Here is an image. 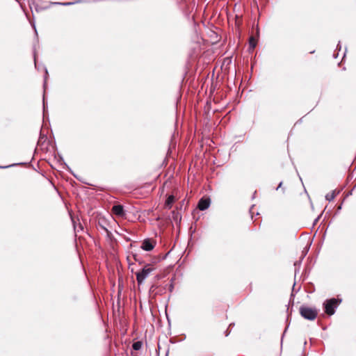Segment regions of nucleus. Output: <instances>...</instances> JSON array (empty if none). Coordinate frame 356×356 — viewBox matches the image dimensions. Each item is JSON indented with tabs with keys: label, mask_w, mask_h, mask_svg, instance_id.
<instances>
[{
	"label": "nucleus",
	"mask_w": 356,
	"mask_h": 356,
	"mask_svg": "<svg viewBox=\"0 0 356 356\" xmlns=\"http://www.w3.org/2000/svg\"><path fill=\"white\" fill-rule=\"evenodd\" d=\"M112 212L119 217H123L125 216L124 207L121 204L114 205L112 208Z\"/></svg>",
	"instance_id": "0eeeda50"
},
{
	"label": "nucleus",
	"mask_w": 356,
	"mask_h": 356,
	"mask_svg": "<svg viewBox=\"0 0 356 356\" xmlns=\"http://www.w3.org/2000/svg\"><path fill=\"white\" fill-rule=\"evenodd\" d=\"M21 8L24 10L23 6L20 4Z\"/></svg>",
	"instance_id": "c756f323"
},
{
	"label": "nucleus",
	"mask_w": 356,
	"mask_h": 356,
	"mask_svg": "<svg viewBox=\"0 0 356 356\" xmlns=\"http://www.w3.org/2000/svg\"><path fill=\"white\" fill-rule=\"evenodd\" d=\"M60 160L63 163L64 168L65 170H68L70 173H72L76 178H77L76 176L72 172L71 168L68 166V165L66 163L64 162L63 159L62 157H60Z\"/></svg>",
	"instance_id": "ddd939ff"
},
{
	"label": "nucleus",
	"mask_w": 356,
	"mask_h": 356,
	"mask_svg": "<svg viewBox=\"0 0 356 356\" xmlns=\"http://www.w3.org/2000/svg\"><path fill=\"white\" fill-rule=\"evenodd\" d=\"M289 326V324H288V325H287V326H286V327L285 328V330H284V333H283V334H282V339L283 338V337H284V334L286 333V330H287V329H288Z\"/></svg>",
	"instance_id": "4be33fe9"
},
{
	"label": "nucleus",
	"mask_w": 356,
	"mask_h": 356,
	"mask_svg": "<svg viewBox=\"0 0 356 356\" xmlns=\"http://www.w3.org/2000/svg\"><path fill=\"white\" fill-rule=\"evenodd\" d=\"M31 26H33V28L34 29V30H35V35H36V36L38 37V31H37V30H36V27H35V22H31Z\"/></svg>",
	"instance_id": "f3484780"
},
{
	"label": "nucleus",
	"mask_w": 356,
	"mask_h": 356,
	"mask_svg": "<svg viewBox=\"0 0 356 356\" xmlns=\"http://www.w3.org/2000/svg\"><path fill=\"white\" fill-rule=\"evenodd\" d=\"M34 63H35V67H37L36 56H35V52H34Z\"/></svg>",
	"instance_id": "412c9836"
},
{
	"label": "nucleus",
	"mask_w": 356,
	"mask_h": 356,
	"mask_svg": "<svg viewBox=\"0 0 356 356\" xmlns=\"http://www.w3.org/2000/svg\"><path fill=\"white\" fill-rule=\"evenodd\" d=\"M337 56H338V54H337V55L334 54V58H337Z\"/></svg>",
	"instance_id": "cd10ccee"
},
{
	"label": "nucleus",
	"mask_w": 356,
	"mask_h": 356,
	"mask_svg": "<svg viewBox=\"0 0 356 356\" xmlns=\"http://www.w3.org/2000/svg\"><path fill=\"white\" fill-rule=\"evenodd\" d=\"M156 243L150 238L145 239L141 245V248L145 251H151L154 249Z\"/></svg>",
	"instance_id": "39448f33"
},
{
	"label": "nucleus",
	"mask_w": 356,
	"mask_h": 356,
	"mask_svg": "<svg viewBox=\"0 0 356 356\" xmlns=\"http://www.w3.org/2000/svg\"><path fill=\"white\" fill-rule=\"evenodd\" d=\"M300 263H301V260L298 261H296L294 263V266L296 267V269H295V276L297 274V272L299 270V266L300 265Z\"/></svg>",
	"instance_id": "4468645a"
},
{
	"label": "nucleus",
	"mask_w": 356,
	"mask_h": 356,
	"mask_svg": "<svg viewBox=\"0 0 356 356\" xmlns=\"http://www.w3.org/2000/svg\"><path fill=\"white\" fill-rule=\"evenodd\" d=\"M282 181H281V182L279 184L278 186L276 188V190H278L279 188H280L282 187Z\"/></svg>",
	"instance_id": "b1692460"
},
{
	"label": "nucleus",
	"mask_w": 356,
	"mask_h": 356,
	"mask_svg": "<svg viewBox=\"0 0 356 356\" xmlns=\"http://www.w3.org/2000/svg\"><path fill=\"white\" fill-rule=\"evenodd\" d=\"M234 323H230L229 326L234 325Z\"/></svg>",
	"instance_id": "7c9ffc66"
},
{
	"label": "nucleus",
	"mask_w": 356,
	"mask_h": 356,
	"mask_svg": "<svg viewBox=\"0 0 356 356\" xmlns=\"http://www.w3.org/2000/svg\"><path fill=\"white\" fill-rule=\"evenodd\" d=\"M143 346V343L140 341H137L133 343L132 344V348L134 350H139Z\"/></svg>",
	"instance_id": "9d476101"
},
{
	"label": "nucleus",
	"mask_w": 356,
	"mask_h": 356,
	"mask_svg": "<svg viewBox=\"0 0 356 356\" xmlns=\"http://www.w3.org/2000/svg\"><path fill=\"white\" fill-rule=\"evenodd\" d=\"M72 299V300L74 301H76L78 300V297L76 296H72L71 298Z\"/></svg>",
	"instance_id": "aec40b11"
},
{
	"label": "nucleus",
	"mask_w": 356,
	"mask_h": 356,
	"mask_svg": "<svg viewBox=\"0 0 356 356\" xmlns=\"http://www.w3.org/2000/svg\"><path fill=\"white\" fill-rule=\"evenodd\" d=\"M257 41L253 37H250L249 40V48L250 49H254L256 47Z\"/></svg>",
	"instance_id": "9b49d317"
},
{
	"label": "nucleus",
	"mask_w": 356,
	"mask_h": 356,
	"mask_svg": "<svg viewBox=\"0 0 356 356\" xmlns=\"http://www.w3.org/2000/svg\"><path fill=\"white\" fill-rule=\"evenodd\" d=\"M341 46L340 41H339V43H338V44H337V49H339V50H340V49H341Z\"/></svg>",
	"instance_id": "5701e85b"
},
{
	"label": "nucleus",
	"mask_w": 356,
	"mask_h": 356,
	"mask_svg": "<svg viewBox=\"0 0 356 356\" xmlns=\"http://www.w3.org/2000/svg\"><path fill=\"white\" fill-rule=\"evenodd\" d=\"M319 218H320V217L318 216V217L315 220L314 222H317V221L318 220Z\"/></svg>",
	"instance_id": "a878e982"
},
{
	"label": "nucleus",
	"mask_w": 356,
	"mask_h": 356,
	"mask_svg": "<svg viewBox=\"0 0 356 356\" xmlns=\"http://www.w3.org/2000/svg\"><path fill=\"white\" fill-rule=\"evenodd\" d=\"M336 196V193H335V191H333L332 193H327L326 195H325V199L330 202L332 200H333L334 199Z\"/></svg>",
	"instance_id": "f8f14e48"
},
{
	"label": "nucleus",
	"mask_w": 356,
	"mask_h": 356,
	"mask_svg": "<svg viewBox=\"0 0 356 356\" xmlns=\"http://www.w3.org/2000/svg\"><path fill=\"white\" fill-rule=\"evenodd\" d=\"M28 3L30 9L31 10V12L33 13V9L34 8L35 12L39 13L41 10L47 8L48 7L42 8L40 7L34 0H28Z\"/></svg>",
	"instance_id": "6e6552de"
},
{
	"label": "nucleus",
	"mask_w": 356,
	"mask_h": 356,
	"mask_svg": "<svg viewBox=\"0 0 356 356\" xmlns=\"http://www.w3.org/2000/svg\"><path fill=\"white\" fill-rule=\"evenodd\" d=\"M295 285H296V283H294V284L293 285V289H294Z\"/></svg>",
	"instance_id": "c85d7f7f"
},
{
	"label": "nucleus",
	"mask_w": 356,
	"mask_h": 356,
	"mask_svg": "<svg viewBox=\"0 0 356 356\" xmlns=\"http://www.w3.org/2000/svg\"><path fill=\"white\" fill-rule=\"evenodd\" d=\"M229 332H226L225 336L227 337L229 335Z\"/></svg>",
	"instance_id": "bb28decb"
},
{
	"label": "nucleus",
	"mask_w": 356,
	"mask_h": 356,
	"mask_svg": "<svg viewBox=\"0 0 356 356\" xmlns=\"http://www.w3.org/2000/svg\"><path fill=\"white\" fill-rule=\"evenodd\" d=\"M175 200V198L174 195H168L165 200V208L170 209L172 207V205L174 203Z\"/></svg>",
	"instance_id": "1a4fd4ad"
},
{
	"label": "nucleus",
	"mask_w": 356,
	"mask_h": 356,
	"mask_svg": "<svg viewBox=\"0 0 356 356\" xmlns=\"http://www.w3.org/2000/svg\"><path fill=\"white\" fill-rule=\"evenodd\" d=\"M210 204L211 199L209 197H202L197 203V208L200 211H204L210 207Z\"/></svg>",
	"instance_id": "20e7f679"
},
{
	"label": "nucleus",
	"mask_w": 356,
	"mask_h": 356,
	"mask_svg": "<svg viewBox=\"0 0 356 356\" xmlns=\"http://www.w3.org/2000/svg\"><path fill=\"white\" fill-rule=\"evenodd\" d=\"M341 302V299L334 298L325 300L323 304L324 312L328 316L333 315Z\"/></svg>",
	"instance_id": "f257e3e1"
},
{
	"label": "nucleus",
	"mask_w": 356,
	"mask_h": 356,
	"mask_svg": "<svg viewBox=\"0 0 356 356\" xmlns=\"http://www.w3.org/2000/svg\"><path fill=\"white\" fill-rule=\"evenodd\" d=\"M47 106L45 104V100H44V96H43V114H45V110H46Z\"/></svg>",
	"instance_id": "dca6fc26"
},
{
	"label": "nucleus",
	"mask_w": 356,
	"mask_h": 356,
	"mask_svg": "<svg viewBox=\"0 0 356 356\" xmlns=\"http://www.w3.org/2000/svg\"><path fill=\"white\" fill-rule=\"evenodd\" d=\"M91 1H97V0H76L73 2H51V4L52 5H60L64 6H68L76 3H90Z\"/></svg>",
	"instance_id": "423d86ee"
},
{
	"label": "nucleus",
	"mask_w": 356,
	"mask_h": 356,
	"mask_svg": "<svg viewBox=\"0 0 356 356\" xmlns=\"http://www.w3.org/2000/svg\"><path fill=\"white\" fill-rule=\"evenodd\" d=\"M153 268L149 267V264L146 265L141 270L136 273V280L138 284L143 283L144 280L148 277Z\"/></svg>",
	"instance_id": "7ed1b4c3"
},
{
	"label": "nucleus",
	"mask_w": 356,
	"mask_h": 356,
	"mask_svg": "<svg viewBox=\"0 0 356 356\" xmlns=\"http://www.w3.org/2000/svg\"><path fill=\"white\" fill-rule=\"evenodd\" d=\"M101 228L104 230L106 232H107L108 234L110 233V232L108 230V229L106 227H105L103 225H100Z\"/></svg>",
	"instance_id": "6ab92c4d"
},
{
	"label": "nucleus",
	"mask_w": 356,
	"mask_h": 356,
	"mask_svg": "<svg viewBox=\"0 0 356 356\" xmlns=\"http://www.w3.org/2000/svg\"><path fill=\"white\" fill-rule=\"evenodd\" d=\"M306 254H307V252H302V257H301V260H302V259H303V258L305 257V256L306 255Z\"/></svg>",
	"instance_id": "393cba45"
},
{
	"label": "nucleus",
	"mask_w": 356,
	"mask_h": 356,
	"mask_svg": "<svg viewBox=\"0 0 356 356\" xmlns=\"http://www.w3.org/2000/svg\"><path fill=\"white\" fill-rule=\"evenodd\" d=\"M44 72H45L44 87H45L46 81H47V79L49 74H48V71H47V67H44Z\"/></svg>",
	"instance_id": "2eb2a0df"
},
{
	"label": "nucleus",
	"mask_w": 356,
	"mask_h": 356,
	"mask_svg": "<svg viewBox=\"0 0 356 356\" xmlns=\"http://www.w3.org/2000/svg\"><path fill=\"white\" fill-rule=\"evenodd\" d=\"M16 165V164L8 165H6V166H1V165H0V168H2V169L8 168L13 167V166H14V165Z\"/></svg>",
	"instance_id": "a211bd4d"
},
{
	"label": "nucleus",
	"mask_w": 356,
	"mask_h": 356,
	"mask_svg": "<svg viewBox=\"0 0 356 356\" xmlns=\"http://www.w3.org/2000/svg\"><path fill=\"white\" fill-rule=\"evenodd\" d=\"M299 311L302 317L309 321L314 320L318 315V311L316 308H312L305 305L301 306Z\"/></svg>",
	"instance_id": "f03ea898"
}]
</instances>
